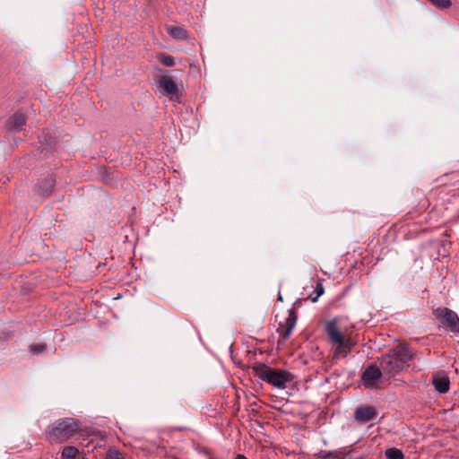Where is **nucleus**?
Returning <instances> with one entry per match:
<instances>
[{"label":"nucleus","mask_w":459,"mask_h":459,"mask_svg":"<svg viewBox=\"0 0 459 459\" xmlns=\"http://www.w3.org/2000/svg\"><path fill=\"white\" fill-rule=\"evenodd\" d=\"M378 416L377 409L373 405L360 404L356 407L353 419L359 424H366L375 420Z\"/></svg>","instance_id":"423d86ee"},{"label":"nucleus","mask_w":459,"mask_h":459,"mask_svg":"<svg viewBox=\"0 0 459 459\" xmlns=\"http://www.w3.org/2000/svg\"><path fill=\"white\" fill-rule=\"evenodd\" d=\"M342 342L343 343V347L349 351H351L356 344V342L351 338H343Z\"/></svg>","instance_id":"4be33fe9"},{"label":"nucleus","mask_w":459,"mask_h":459,"mask_svg":"<svg viewBox=\"0 0 459 459\" xmlns=\"http://www.w3.org/2000/svg\"><path fill=\"white\" fill-rule=\"evenodd\" d=\"M106 459H124V457L118 451L115 450V451L108 452L107 454Z\"/></svg>","instance_id":"5701e85b"},{"label":"nucleus","mask_w":459,"mask_h":459,"mask_svg":"<svg viewBox=\"0 0 459 459\" xmlns=\"http://www.w3.org/2000/svg\"><path fill=\"white\" fill-rule=\"evenodd\" d=\"M47 349L46 344L42 343H32L30 345V351L34 354H39L45 351Z\"/></svg>","instance_id":"412c9836"},{"label":"nucleus","mask_w":459,"mask_h":459,"mask_svg":"<svg viewBox=\"0 0 459 459\" xmlns=\"http://www.w3.org/2000/svg\"><path fill=\"white\" fill-rule=\"evenodd\" d=\"M385 375L380 365L372 363L368 365L361 374V382L366 389H375L378 387V382Z\"/></svg>","instance_id":"39448f33"},{"label":"nucleus","mask_w":459,"mask_h":459,"mask_svg":"<svg viewBox=\"0 0 459 459\" xmlns=\"http://www.w3.org/2000/svg\"><path fill=\"white\" fill-rule=\"evenodd\" d=\"M428 203H429V202H428V200H423V201H422V204H421V206H422L423 208H425V207H426V204H427Z\"/></svg>","instance_id":"393cba45"},{"label":"nucleus","mask_w":459,"mask_h":459,"mask_svg":"<svg viewBox=\"0 0 459 459\" xmlns=\"http://www.w3.org/2000/svg\"><path fill=\"white\" fill-rule=\"evenodd\" d=\"M433 5L439 9H448L452 5L451 0H429Z\"/></svg>","instance_id":"aec40b11"},{"label":"nucleus","mask_w":459,"mask_h":459,"mask_svg":"<svg viewBox=\"0 0 459 459\" xmlns=\"http://www.w3.org/2000/svg\"><path fill=\"white\" fill-rule=\"evenodd\" d=\"M252 371L255 377L278 389H285L287 384L292 382L294 378L290 371L273 368L263 363L254 365Z\"/></svg>","instance_id":"f03ea898"},{"label":"nucleus","mask_w":459,"mask_h":459,"mask_svg":"<svg viewBox=\"0 0 459 459\" xmlns=\"http://www.w3.org/2000/svg\"><path fill=\"white\" fill-rule=\"evenodd\" d=\"M79 450L74 446H65L62 451V459H75Z\"/></svg>","instance_id":"dca6fc26"},{"label":"nucleus","mask_w":459,"mask_h":459,"mask_svg":"<svg viewBox=\"0 0 459 459\" xmlns=\"http://www.w3.org/2000/svg\"><path fill=\"white\" fill-rule=\"evenodd\" d=\"M235 459H248V458H247V457H246L245 455H239V454H238V455H236Z\"/></svg>","instance_id":"b1692460"},{"label":"nucleus","mask_w":459,"mask_h":459,"mask_svg":"<svg viewBox=\"0 0 459 459\" xmlns=\"http://www.w3.org/2000/svg\"><path fill=\"white\" fill-rule=\"evenodd\" d=\"M325 292V288L323 286V280H318L314 287V290L307 297L313 303L318 300V298L322 296Z\"/></svg>","instance_id":"2eb2a0df"},{"label":"nucleus","mask_w":459,"mask_h":459,"mask_svg":"<svg viewBox=\"0 0 459 459\" xmlns=\"http://www.w3.org/2000/svg\"><path fill=\"white\" fill-rule=\"evenodd\" d=\"M167 31L169 35L178 40H186L188 38L187 31L178 26H168Z\"/></svg>","instance_id":"ddd939ff"},{"label":"nucleus","mask_w":459,"mask_h":459,"mask_svg":"<svg viewBox=\"0 0 459 459\" xmlns=\"http://www.w3.org/2000/svg\"><path fill=\"white\" fill-rule=\"evenodd\" d=\"M414 352L405 343H400L379 359V365L384 374L393 377L403 371L405 365L413 359Z\"/></svg>","instance_id":"f257e3e1"},{"label":"nucleus","mask_w":459,"mask_h":459,"mask_svg":"<svg viewBox=\"0 0 459 459\" xmlns=\"http://www.w3.org/2000/svg\"><path fill=\"white\" fill-rule=\"evenodd\" d=\"M79 429V421L74 418L56 420L49 425L45 435L52 443H63L72 437Z\"/></svg>","instance_id":"7ed1b4c3"},{"label":"nucleus","mask_w":459,"mask_h":459,"mask_svg":"<svg viewBox=\"0 0 459 459\" xmlns=\"http://www.w3.org/2000/svg\"><path fill=\"white\" fill-rule=\"evenodd\" d=\"M27 118L21 111H16L6 121V127L10 131L20 132L22 131L26 126Z\"/></svg>","instance_id":"1a4fd4ad"},{"label":"nucleus","mask_w":459,"mask_h":459,"mask_svg":"<svg viewBox=\"0 0 459 459\" xmlns=\"http://www.w3.org/2000/svg\"><path fill=\"white\" fill-rule=\"evenodd\" d=\"M323 458L333 457V459H364L363 456L354 455L351 452H328L325 455H322Z\"/></svg>","instance_id":"4468645a"},{"label":"nucleus","mask_w":459,"mask_h":459,"mask_svg":"<svg viewBox=\"0 0 459 459\" xmlns=\"http://www.w3.org/2000/svg\"><path fill=\"white\" fill-rule=\"evenodd\" d=\"M158 86L169 95L170 100H174L178 98V88L176 82L169 76L161 75L158 79Z\"/></svg>","instance_id":"6e6552de"},{"label":"nucleus","mask_w":459,"mask_h":459,"mask_svg":"<svg viewBox=\"0 0 459 459\" xmlns=\"http://www.w3.org/2000/svg\"><path fill=\"white\" fill-rule=\"evenodd\" d=\"M278 300H281V301L282 300V297L281 294H279Z\"/></svg>","instance_id":"a878e982"},{"label":"nucleus","mask_w":459,"mask_h":459,"mask_svg":"<svg viewBox=\"0 0 459 459\" xmlns=\"http://www.w3.org/2000/svg\"><path fill=\"white\" fill-rule=\"evenodd\" d=\"M385 457L386 459H403L404 455L400 449L397 448H388L385 450Z\"/></svg>","instance_id":"f3484780"},{"label":"nucleus","mask_w":459,"mask_h":459,"mask_svg":"<svg viewBox=\"0 0 459 459\" xmlns=\"http://www.w3.org/2000/svg\"><path fill=\"white\" fill-rule=\"evenodd\" d=\"M158 59L162 65L169 67H172L176 65V59L173 56L166 54H160L158 56Z\"/></svg>","instance_id":"a211bd4d"},{"label":"nucleus","mask_w":459,"mask_h":459,"mask_svg":"<svg viewBox=\"0 0 459 459\" xmlns=\"http://www.w3.org/2000/svg\"><path fill=\"white\" fill-rule=\"evenodd\" d=\"M56 180L52 176H48L38 184L39 192L43 195H49L54 189Z\"/></svg>","instance_id":"9b49d317"},{"label":"nucleus","mask_w":459,"mask_h":459,"mask_svg":"<svg viewBox=\"0 0 459 459\" xmlns=\"http://www.w3.org/2000/svg\"><path fill=\"white\" fill-rule=\"evenodd\" d=\"M288 313V317H286L283 322H280L277 327V333L284 340H287L290 337L298 319V316L294 308L289 309Z\"/></svg>","instance_id":"0eeeda50"},{"label":"nucleus","mask_w":459,"mask_h":459,"mask_svg":"<svg viewBox=\"0 0 459 459\" xmlns=\"http://www.w3.org/2000/svg\"><path fill=\"white\" fill-rule=\"evenodd\" d=\"M325 331L328 334L329 340L334 344H342V339L344 338L341 332L337 329L334 321L327 322L325 325Z\"/></svg>","instance_id":"9d476101"},{"label":"nucleus","mask_w":459,"mask_h":459,"mask_svg":"<svg viewBox=\"0 0 459 459\" xmlns=\"http://www.w3.org/2000/svg\"><path fill=\"white\" fill-rule=\"evenodd\" d=\"M433 315L452 333H459V316L452 309L445 307H439L433 309Z\"/></svg>","instance_id":"20e7f679"},{"label":"nucleus","mask_w":459,"mask_h":459,"mask_svg":"<svg viewBox=\"0 0 459 459\" xmlns=\"http://www.w3.org/2000/svg\"><path fill=\"white\" fill-rule=\"evenodd\" d=\"M432 384L435 387V390L440 394H446L449 390L450 381L447 377H434L432 379Z\"/></svg>","instance_id":"f8f14e48"},{"label":"nucleus","mask_w":459,"mask_h":459,"mask_svg":"<svg viewBox=\"0 0 459 459\" xmlns=\"http://www.w3.org/2000/svg\"><path fill=\"white\" fill-rule=\"evenodd\" d=\"M336 345L337 346L335 347V349L333 351V359L347 357L348 351L343 347V343L342 342V344H336Z\"/></svg>","instance_id":"6ab92c4d"}]
</instances>
